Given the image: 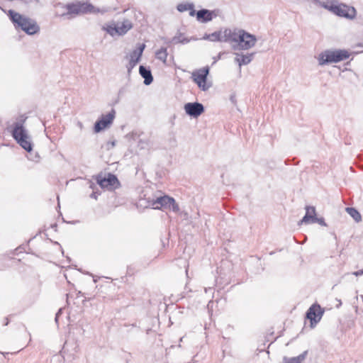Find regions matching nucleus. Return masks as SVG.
<instances>
[{"label":"nucleus","instance_id":"f257e3e1","mask_svg":"<svg viewBox=\"0 0 363 363\" xmlns=\"http://www.w3.org/2000/svg\"><path fill=\"white\" fill-rule=\"evenodd\" d=\"M140 205L145 208L169 210L175 213L179 211L175 200L161 191H156L152 194H145L144 198L140 200Z\"/></svg>","mask_w":363,"mask_h":363},{"label":"nucleus","instance_id":"f03ea898","mask_svg":"<svg viewBox=\"0 0 363 363\" xmlns=\"http://www.w3.org/2000/svg\"><path fill=\"white\" fill-rule=\"evenodd\" d=\"M26 118L21 117L19 120L13 123L11 133L17 143L27 152L33 150V142L28 130L24 126Z\"/></svg>","mask_w":363,"mask_h":363},{"label":"nucleus","instance_id":"7ed1b4c3","mask_svg":"<svg viewBox=\"0 0 363 363\" xmlns=\"http://www.w3.org/2000/svg\"><path fill=\"white\" fill-rule=\"evenodd\" d=\"M315 4L340 17L353 19L356 16V10L354 7L340 4L337 0H315Z\"/></svg>","mask_w":363,"mask_h":363},{"label":"nucleus","instance_id":"20e7f679","mask_svg":"<svg viewBox=\"0 0 363 363\" xmlns=\"http://www.w3.org/2000/svg\"><path fill=\"white\" fill-rule=\"evenodd\" d=\"M7 15L16 29H21L28 35H34L40 31V27L35 20L22 15L13 10H9Z\"/></svg>","mask_w":363,"mask_h":363},{"label":"nucleus","instance_id":"39448f33","mask_svg":"<svg viewBox=\"0 0 363 363\" xmlns=\"http://www.w3.org/2000/svg\"><path fill=\"white\" fill-rule=\"evenodd\" d=\"M56 6L57 8L61 9L62 10L61 13H57L58 16H69L68 18H72V15H79L86 13H103L106 11V9H96L89 3L69 4L66 5L58 4Z\"/></svg>","mask_w":363,"mask_h":363},{"label":"nucleus","instance_id":"423d86ee","mask_svg":"<svg viewBox=\"0 0 363 363\" xmlns=\"http://www.w3.org/2000/svg\"><path fill=\"white\" fill-rule=\"evenodd\" d=\"M350 57V53L346 50H326L320 52L318 57V62L320 66L332 63H337Z\"/></svg>","mask_w":363,"mask_h":363},{"label":"nucleus","instance_id":"0eeeda50","mask_svg":"<svg viewBox=\"0 0 363 363\" xmlns=\"http://www.w3.org/2000/svg\"><path fill=\"white\" fill-rule=\"evenodd\" d=\"M133 28V24L129 20L123 21H112L103 26L102 29L112 37L125 35Z\"/></svg>","mask_w":363,"mask_h":363},{"label":"nucleus","instance_id":"6e6552de","mask_svg":"<svg viewBox=\"0 0 363 363\" xmlns=\"http://www.w3.org/2000/svg\"><path fill=\"white\" fill-rule=\"evenodd\" d=\"M257 41V39L255 35L241 29L238 42L236 45H233V49L235 50L238 49L244 50H250L255 45Z\"/></svg>","mask_w":363,"mask_h":363},{"label":"nucleus","instance_id":"1a4fd4ad","mask_svg":"<svg viewBox=\"0 0 363 363\" xmlns=\"http://www.w3.org/2000/svg\"><path fill=\"white\" fill-rule=\"evenodd\" d=\"M209 73V67H205L201 69H197L192 73V79L194 82L198 85V86L202 91L208 90L211 84H208L206 82L207 76Z\"/></svg>","mask_w":363,"mask_h":363},{"label":"nucleus","instance_id":"9d476101","mask_svg":"<svg viewBox=\"0 0 363 363\" xmlns=\"http://www.w3.org/2000/svg\"><path fill=\"white\" fill-rule=\"evenodd\" d=\"M324 313L320 305L314 303L307 311L306 318L311 321V327L314 328L320 322Z\"/></svg>","mask_w":363,"mask_h":363},{"label":"nucleus","instance_id":"9b49d317","mask_svg":"<svg viewBox=\"0 0 363 363\" xmlns=\"http://www.w3.org/2000/svg\"><path fill=\"white\" fill-rule=\"evenodd\" d=\"M116 111L114 109H111L108 113L103 115L101 118L96 122L94 125V130L96 133H99L102 130L107 128L111 125L115 118Z\"/></svg>","mask_w":363,"mask_h":363},{"label":"nucleus","instance_id":"f8f14e48","mask_svg":"<svg viewBox=\"0 0 363 363\" xmlns=\"http://www.w3.org/2000/svg\"><path fill=\"white\" fill-rule=\"evenodd\" d=\"M145 48V44H141L139 45V47L134 50L130 54V59L128 64L127 65L128 72H130L133 68H134L136 65L140 61L141 56L143 55V50Z\"/></svg>","mask_w":363,"mask_h":363},{"label":"nucleus","instance_id":"ddd939ff","mask_svg":"<svg viewBox=\"0 0 363 363\" xmlns=\"http://www.w3.org/2000/svg\"><path fill=\"white\" fill-rule=\"evenodd\" d=\"M241 29L239 28H225L223 30V42L228 43L233 45H236L239 33Z\"/></svg>","mask_w":363,"mask_h":363},{"label":"nucleus","instance_id":"4468645a","mask_svg":"<svg viewBox=\"0 0 363 363\" xmlns=\"http://www.w3.org/2000/svg\"><path fill=\"white\" fill-rule=\"evenodd\" d=\"M186 113L192 117H198L204 111L203 106L198 102L187 103L184 105Z\"/></svg>","mask_w":363,"mask_h":363},{"label":"nucleus","instance_id":"2eb2a0df","mask_svg":"<svg viewBox=\"0 0 363 363\" xmlns=\"http://www.w3.org/2000/svg\"><path fill=\"white\" fill-rule=\"evenodd\" d=\"M98 184L101 188L111 190L116 187L118 184V181L115 175L108 174L107 177L98 179Z\"/></svg>","mask_w":363,"mask_h":363},{"label":"nucleus","instance_id":"dca6fc26","mask_svg":"<svg viewBox=\"0 0 363 363\" xmlns=\"http://www.w3.org/2000/svg\"><path fill=\"white\" fill-rule=\"evenodd\" d=\"M217 14L215 11H209L207 9H201L197 11L196 18L202 23H206L213 20L216 17Z\"/></svg>","mask_w":363,"mask_h":363},{"label":"nucleus","instance_id":"f3484780","mask_svg":"<svg viewBox=\"0 0 363 363\" xmlns=\"http://www.w3.org/2000/svg\"><path fill=\"white\" fill-rule=\"evenodd\" d=\"M235 57L234 60L235 63L238 64L240 69L242 65H247L251 62L254 57V53L244 55L235 52Z\"/></svg>","mask_w":363,"mask_h":363},{"label":"nucleus","instance_id":"a211bd4d","mask_svg":"<svg viewBox=\"0 0 363 363\" xmlns=\"http://www.w3.org/2000/svg\"><path fill=\"white\" fill-rule=\"evenodd\" d=\"M316 218L315 208L313 206H306V215L300 221L301 223L309 224L314 223V220Z\"/></svg>","mask_w":363,"mask_h":363},{"label":"nucleus","instance_id":"6ab92c4d","mask_svg":"<svg viewBox=\"0 0 363 363\" xmlns=\"http://www.w3.org/2000/svg\"><path fill=\"white\" fill-rule=\"evenodd\" d=\"M140 74L144 78V84L146 85L150 84L153 81L151 71L144 66L141 65L139 67Z\"/></svg>","mask_w":363,"mask_h":363},{"label":"nucleus","instance_id":"aec40b11","mask_svg":"<svg viewBox=\"0 0 363 363\" xmlns=\"http://www.w3.org/2000/svg\"><path fill=\"white\" fill-rule=\"evenodd\" d=\"M307 351L303 352L302 354L294 357H286L283 358V363H301L303 362L307 355Z\"/></svg>","mask_w":363,"mask_h":363},{"label":"nucleus","instance_id":"412c9836","mask_svg":"<svg viewBox=\"0 0 363 363\" xmlns=\"http://www.w3.org/2000/svg\"><path fill=\"white\" fill-rule=\"evenodd\" d=\"M222 37H223V30H220L214 32L211 34H206L203 37V39L208 40L212 42H216V41L223 42Z\"/></svg>","mask_w":363,"mask_h":363},{"label":"nucleus","instance_id":"4be33fe9","mask_svg":"<svg viewBox=\"0 0 363 363\" xmlns=\"http://www.w3.org/2000/svg\"><path fill=\"white\" fill-rule=\"evenodd\" d=\"M191 40H195L196 39L187 38L182 33H179L172 39L171 42L174 44H177V43L186 44V43H189Z\"/></svg>","mask_w":363,"mask_h":363},{"label":"nucleus","instance_id":"5701e85b","mask_svg":"<svg viewBox=\"0 0 363 363\" xmlns=\"http://www.w3.org/2000/svg\"><path fill=\"white\" fill-rule=\"evenodd\" d=\"M177 10L180 12H184L186 11H190V16H194L195 15V11L194 9V4H179L177 6Z\"/></svg>","mask_w":363,"mask_h":363},{"label":"nucleus","instance_id":"b1692460","mask_svg":"<svg viewBox=\"0 0 363 363\" xmlns=\"http://www.w3.org/2000/svg\"><path fill=\"white\" fill-rule=\"evenodd\" d=\"M347 213L356 221L359 222L362 219L360 213L352 207L346 208Z\"/></svg>","mask_w":363,"mask_h":363},{"label":"nucleus","instance_id":"393cba45","mask_svg":"<svg viewBox=\"0 0 363 363\" xmlns=\"http://www.w3.org/2000/svg\"><path fill=\"white\" fill-rule=\"evenodd\" d=\"M156 57L161 60L163 63H166L167 58V50L165 48H162L155 53Z\"/></svg>","mask_w":363,"mask_h":363},{"label":"nucleus","instance_id":"a878e982","mask_svg":"<svg viewBox=\"0 0 363 363\" xmlns=\"http://www.w3.org/2000/svg\"><path fill=\"white\" fill-rule=\"evenodd\" d=\"M319 223L320 225H323V226H325L326 225V223H325V220L323 218H315V220H314V223Z\"/></svg>","mask_w":363,"mask_h":363},{"label":"nucleus","instance_id":"bb28decb","mask_svg":"<svg viewBox=\"0 0 363 363\" xmlns=\"http://www.w3.org/2000/svg\"><path fill=\"white\" fill-rule=\"evenodd\" d=\"M352 274H353V275H354V276H356V277L363 275V269H361V270H359V271L354 272L352 273Z\"/></svg>","mask_w":363,"mask_h":363},{"label":"nucleus","instance_id":"cd10ccee","mask_svg":"<svg viewBox=\"0 0 363 363\" xmlns=\"http://www.w3.org/2000/svg\"><path fill=\"white\" fill-rule=\"evenodd\" d=\"M27 3H29V4H33V3H38V0H27Z\"/></svg>","mask_w":363,"mask_h":363},{"label":"nucleus","instance_id":"c85d7f7f","mask_svg":"<svg viewBox=\"0 0 363 363\" xmlns=\"http://www.w3.org/2000/svg\"><path fill=\"white\" fill-rule=\"evenodd\" d=\"M77 125H78V127H79L80 129H82V128H83V124H82V122L78 121V122H77Z\"/></svg>","mask_w":363,"mask_h":363},{"label":"nucleus","instance_id":"c756f323","mask_svg":"<svg viewBox=\"0 0 363 363\" xmlns=\"http://www.w3.org/2000/svg\"><path fill=\"white\" fill-rule=\"evenodd\" d=\"M91 198H94V199H96V194H95L94 193H93V194L91 195Z\"/></svg>","mask_w":363,"mask_h":363},{"label":"nucleus","instance_id":"7c9ffc66","mask_svg":"<svg viewBox=\"0 0 363 363\" xmlns=\"http://www.w3.org/2000/svg\"><path fill=\"white\" fill-rule=\"evenodd\" d=\"M60 312V310L59 311V312L56 314V317H55V320L57 321V318H58V313Z\"/></svg>","mask_w":363,"mask_h":363},{"label":"nucleus","instance_id":"2f4dec72","mask_svg":"<svg viewBox=\"0 0 363 363\" xmlns=\"http://www.w3.org/2000/svg\"><path fill=\"white\" fill-rule=\"evenodd\" d=\"M186 274L188 277V269L187 268L186 269Z\"/></svg>","mask_w":363,"mask_h":363}]
</instances>
